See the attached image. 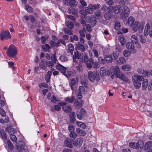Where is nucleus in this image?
I'll list each match as a JSON object with an SVG mask.
<instances>
[{
  "instance_id": "29",
  "label": "nucleus",
  "mask_w": 152,
  "mask_h": 152,
  "mask_svg": "<svg viewBox=\"0 0 152 152\" xmlns=\"http://www.w3.org/2000/svg\"><path fill=\"white\" fill-rule=\"evenodd\" d=\"M134 21V18L133 17L130 16L128 18L127 23L130 27L132 26Z\"/></svg>"
},
{
  "instance_id": "14",
  "label": "nucleus",
  "mask_w": 152,
  "mask_h": 152,
  "mask_svg": "<svg viewBox=\"0 0 152 152\" xmlns=\"http://www.w3.org/2000/svg\"><path fill=\"white\" fill-rule=\"evenodd\" d=\"M126 48L128 49L131 50V52L133 54L135 53L136 52V49L134 48V46L130 42H127L126 44Z\"/></svg>"
},
{
  "instance_id": "44",
  "label": "nucleus",
  "mask_w": 152,
  "mask_h": 152,
  "mask_svg": "<svg viewBox=\"0 0 152 152\" xmlns=\"http://www.w3.org/2000/svg\"><path fill=\"white\" fill-rule=\"evenodd\" d=\"M66 26L70 29H72L74 27V25L72 22L69 21L66 23Z\"/></svg>"
},
{
  "instance_id": "30",
  "label": "nucleus",
  "mask_w": 152,
  "mask_h": 152,
  "mask_svg": "<svg viewBox=\"0 0 152 152\" xmlns=\"http://www.w3.org/2000/svg\"><path fill=\"white\" fill-rule=\"evenodd\" d=\"M62 109L66 113H69L72 111V109L70 106H66L62 107Z\"/></svg>"
},
{
  "instance_id": "2",
  "label": "nucleus",
  "mask_w": 152,
  "mask_h": 152,
  "mask_svg": "<svg viewBox=\"0 0 152 152\" xmlns=\"http://www.w3.org/2000/svg\"><path fill=\"white\" fill-rule=\"evenodd\" d=\"M129 146L133 149H137L139 151H140L142 149L143 145V141L141 140L138 141V143L131 142L129 143Z\"/></svg>"
},
{
  "instance_id": "4",
  "label": "nucleus",
  "mask_w": 152,
  "mask_h": 152,
  "mask_svg": "<svg viewBox=\"0 0 152 152\" xmlns=\"http://www.w3.org/2000/svg\"><path fill=\"white\" fill-rule=\"evenodd\" d=\"M88 77L89 80L92 82H94L95 80L98 81L100 79L99 74L97 72L93 73L91 71L88 72Z\"/></svg>"
},
{
  "instance_id": "10",
  "label": "nucleus",
  "mask_w": 152,
  "mask_h": 152,
  "mask_svg": "<svg viewBox=\"0 0 152 152\" xmlns=\"http://www.w3.org/2000/svg\"><path fill=\"white\" fill-rule=\"evenodd\" d=\"M4 145L8 151L9 149L11 151L13 149V146L9 140H4Z\"/></svg>"
},
{
  "instance_id": "31",
  "label": "nucleus",
  "mask_w": 152,
  "mask_h": 152,
  "mask_svg": "<svg viewBox=\"0 0 152 152\" xmlns=\"http://www.w3.org/2000/svg\"><path fill=\"white\" fill-rule=\"evenodd\" d=\"M152 146V142L149 141L147 142L144 145V149L146 150Z\"/></svg>"
},
{
  "instance_id": "51",
  "label": "nucleus",
  "mask_w": 152,
  "mask_h": 152,
  "mask_svg": "<svg viewBox=\"0 0 152 152\" xmlns=\"http://www.w3.org/2000/svg\"><path fill=\"white\" fill-rule=\"evenodd\" d=\"M0 115L2 116H5L6 113L4 110L1 107H0Z\"/></svg>"
},
{
  "instance_id": "55",
  "label": "nucleus",
  "mask_w": 152,
  "mask_h": 152,
  "mask_svg": "<svg viewBox=\"0 0 152 152\" xmlns=\"http://www.w3.org/2000/svg\"><path fill=\"white\" fill-rule=\"evenodd\" d=\"M84 115L81 114L80 112L77 113V118L80 120H81L83 118V116Z\"/></svg>"
},
{
  "instance_id": "20",
  "label": "nucleus",
  "mask_w": 152,
  "mask_h": 152,
  "mask_svg": "<svg viewBox=\"0 0 152 152\" xmlns=\"http://www.w3.org/2000/svg\"><path fill=\"white\" fill-rule=\"evenodd\" d=\"M41 61L43 64H46L50 68H52L53 66V63L50 61L47 62L45 60L42 59Z\"/></svg>"
},
{
  "instance_id": "13",
  "label": "nucleus",
  "mask_w": 152,
  "mask_h": 152,
  "mask_svg": "<svg viewBox=\"0 0 152 152\" xmlns=\"http://www.w3.org/2000/svg\"><path fill=\"white\" fill-rule=\"evenodd\" d=\"M151 24V22L149 20L148 21L146 25L144 30V35L147 36L150 32V30L151 29L150 26Z\"/></svg>"
},
{
  "instance_id": "35",
  "label": "nucleus",
  "mask_w": 152,
  "mask_h": 152,
  "mask_svg": "<svg viewBox=\"0 0 152 152\" xmlns=\"http://www.w3.org/2000/svg\"><path fill=\"white\" fill-rule=\"evenodd\" d=\"M70 86L72 90H73L74 88V86L76 84L75 80L74 78H72L70 82Z\"/></svg>"
},
{
  "instance_id": "32",
  "label": "nucleus",
  "mask_w": 152,
  "mask_h": 152,
  "mask_svg": "<svg viewBox=\"0 0 152 152\" xmlns=\"http://www.w3.org/2000/svg\"><path fill=\"white\" fill-rule=\"evenodd\" d=\"M76 130L78 134L81 136H83L86 134V132L84 130L81 129L79 128H77Z\"/></svg>"
},
{
  "instance_id": "57",
  "label": "nucleus",
  "mask_w": 152,
  "mask_h": 152,
  "mask_svg": "<svg viewBox=\"0 0 152 152\" xmlns=\"http://www.w3.org/2000/svg\"><path fill=\"white\" fill-rule=\"evenodd\" d=\"M78 91L79 92L84 94L85 92L84 88L82 86H80L79 87Z\"/></svg>"
},
{
  "instance_id": "6",
  "label": "nucleus",
  "mask_w": 152,
  "mask_h": 152,
  "mask_svg": "<svg viewBox=\"0 0 152 152\" xmlns=\"http://www.w3.org/2000/svg\"><path fill=\"white\" fill-rule=\"evenodd\" d=\"M119 70V68L117 66H112L111 67L110 69L109 75H110L112 79L114 78L115 76H116Z\"/></svg>"
},
{
  "instance_id": "17",
  "label": "nucleus",
  "mask_w": 152,
  "mask_h": 152,
  "mask_svg": "<svg viewBox=\"0 0 152 152\" xmlns=\"http://www.w3.org/2000/svg\"><path fill=\"white\" fill-rule=\"evenodd\" d=\"M56 69L58 70L61 71V72L63 74L66 73V68L64 67L62 65L58 64L56 66Z\"/></svg>"
},
{
  "instance_id": "24",
  "label": "nucleus",
  "mask_w": 152,
  "mask_h": 152,
  "mask_svg": "<svg viewBox=\"0 0 152 152\" xmlns=\"http://www.w3.org/2000/svg\"><path fill=\"white\" fill-rule=\"evenodd\" d=\"M121 69L124 71H129L131 70V67L129 64H126L122 66Z\"/></svg>"
},
{
  "instance_id": "23",
  "label": "nucleus",
  "mask_w": 152,
  "mask_h": 152,
  "mask_svg": "<svg viewBox=\"0 0 152 152\" xmlns=\"http://www.w3.org/2000/svg\"><path fill=\"white\" fill-rule=\"evenodd\" d=\"M75 48L77 50H80L82 51H84V46L82 44L80 43L79 42L77 43L76 44Z\"/></svg>"
},
{
  "instance_id": "46",
  "label": "nucleus",
  "mask_w": 152,
  "mask_h": 152,
  "mask_svg": "<svg viewBox=\"0 0 152 152\" xmlns=\"http://www.w3.org/2000/svg\"><path fill=\"white\" fill-rule=\"evenodd\" d=\"M140 42L142 44L145 43L146 41L145 38L142 36H140Z\"/></svg>"
},
{
  "instance_id": "12",
  "label": "nucleus",
  "mask_w": 152,
  "mask_h": 152,
  "mask_svg": "<svg viewBox=\"0 0 152 152\" xmlns=\"http://www.w3.org/2000/svg\"><path fill=\"white\" fill-rule=\"evenodd\" d=\"M11 35L8 31H2L0 34V38L1 40H3L4 39L10 38Z\"/></svg>"
},
{
  "instance_id": "15",
  "label": "nucleus",
  "mask_w": 152,
  "mask_h": 152,
  "mask_svg": "<svg viewBox=\"0 0 152 152\" xmlns=\"http://www.w3.org/2000/svg\"><path fill=\"white\" fill-rule=\"evenodd\" d=\"M115 76L117 77L120 78L121 80L125 81H127L128 80V78L125 76L122 73L120 72V70H119V72H118Z\"/></svg>"
},
{
  "instance_id": "25",
  "label": "nucleus",
  "mask_w": 152,
  "mask_h": 152,
  "mask_svg": "<svg viewBox=\"0 0 152 152\" xmlns=\"http://www.w3.org/2000/svg\"><path fill=\"white\" fill-rule=\"evenodd\" d=\"M5 130L8 132L9 134L11 135L13 134L15 132V130L13 128H11L10 126H8L6 128Z\"/></svg>"
},
{
  "instance_id": "58",
  "label": "nucleus",
  "mask_w": 152,
  "mask_h": 152,
  "mask_svg": "<svg viewBox=\"0 0 152 152\" xmlns=\"http://www.w3.org/2000/svg\"><path fill=\"white\" fill-rule=\"evenodd\" d=\"M106 3L109 5H112L114 3L113 0H105Z\"/></svg>"
},
{
  "instance_id": "1",
  "label": "nucleus",
  "mask_w": 152,
  "mask_h": 152,
  "mask_svg": "<svg viewBox=\"0 0 152 152\" xmlns=\"http://www.w3.org/2000/svg\"><path fill=\"white\" fill-rule=\"evenodd\" d=\"M143 77L137 74H135L132 77V81L133 82V86L136 89H139L141 86V81Z\"/></svg>"
},
{
  "instance_id": "26",
  "label": "nucleus",
  "mask_w": 152,
  "mask_h": 152,
  "mask_svg": "<svg viewBox=\"0 0 152 152\" xmlns=\"http://www.w3.org/2000/svg\"><path fill=\"white\" fill-rule=\"evenodd\" d=\"M64 4L67 5H69L71 6L74 7L77 5L75 0H70L69 2H65Z\"/></svg>"
},
{
  "instance_id": "56",
  "label": "nucleus",
  "mask_w": 152,
  "mask_h": 152,
  "mask_svg": "<svg viewBox=\"0 0 152 152\" xmlns=\"http://www.w3.org/2000/svg\"><path fill=\"white\" fill-rule=\"evenodd\" d=\"M124 55L125 57H128L130 55V53L128 50H125L123 52Z\"/></svg>"
},
{
  "instance_id": "42",
  "label": "nucleus",
  "mask_w": 152,
  "mask_h": 152,
  "mask_svg": "<svg viewBox=\"0 0 152 152\" xmlns=\"http://www.w3.org/2000/svg\"><path fill=\"white\" fill-rule=\"evenodd\" d=\"M142 75L145 77H148L150 76L149 72L147 70H144Z\"/></svg>"
},
{
  "instance_id": "34",
  "label": "nucleus",
  "mask_w": 152,
  "mask_h": 152,
  "mask_svg": "<svg viewBox=\"0 0 152 152\" xmlns=\"http://www.w3.org/2000/svg\"><path fill=\"white\" fill-rule=\"evenodd\" d=\"M75 97L74 96H72L70 97H67L64 99L65 100L69 103H72L73 102L74 100Z\"/></svg>"
},
{
  "instance_id": "7",
  "label": "nucleus",
  "mask_w": 152,
  "mask_h": 152,
  "mask_svg": "<svg viewBox=\"0 0 152 152\" xmlns=\"http://www.w3.org/2000/svg\"><path fill=\"white\" fill-rule=\"evenodd\" d=\"M7 53L9 56L13 57L17 54L16 48L13 45H11L9 46Z\"/></svg>"
},
{
  "instance_id": "41",
  "label": "nucleus",
  "mask_w": 152,
  "mask_h": 152,
  "mask_svg": "<svg viewBox=\"0 0 152 152\" xmlns=\"http://www.w3.org/2000/svg\"><path fill=\"white\" fill-rule=\"evenodd\" d=\"M74 73L71 71H68L67 72V75L66 74V72L64 74V75L67 77H69L72 76L74 75Z\"/></svg>"
},
{
  "instance_id": "48",
  "label": "nucleus",
  "mask_w": 152,
  "mask_h": 152,
  "mask_svg": "<svg viewBox=\"0 0 152 152\" xmlns=\"http://www.w3.org/2000/svg\"><path fill=\"white\" fill-rule=\"evenodd\" d=\"M10 138L11 140L14 142H15L17 141V138L16 136L14 134L10 135Z\"/></svg>"
},
{
  "instance_id": "43",
  "label": "nucleus",
  "mask_w": 152,
  "mask_h": 152,
  "mask_svg": "<svg viewBox=\"0 0 152 152\" xmlns=\"http://www.w3.org/2000/svg\"><path fill=\"white\" fill-rule=\"evenodd\" d=\"M120 27V24L119 22L116 21L115 23L114 28L115 30H118Z\"/></svg>"
},
{
  "instance_id": "63",
  "label": "nucleus",
  "mask_w": 152,
  "mask_h": 152,
  "mask_svg": "<svg viewBox=\"0 0 152 152\" xmlns=\"http://www.w3.org/2000/svg\"><path fill=\"white\" fill-rule=\"evenodd\" d=\"M51 101L53 103H55L57 100L56 98L54 96H53L51 98Z\"/></svg>"
},
{
  "instance_id": "27",
  "label": "nucleus",
  "mask_w": 152,
  "mask_h": 152,
  "mask_svg": "<svg viewBox=\"0 0 152 152\" xmlns=\"http://www.w3.org/2000/svg\"><path fill=\"white\" fill-rule=\"evenodd\" d=\"M105 60L107 63H111L113 60V58L111 55H106L104 58Z\"/></svg>"
},
{
  "instance_id": "64",
  "label": "nucleus",
  "mask_w": 152,
  "mask_h": 152,
  "mask_svg": "<svg viewBox=\"0 0 152 152\" xmlns=\"http://www.w3.org/2000/svg\"><path fill=\"white\" fill-rule=\"evenodd\" d=\"M74 105L76 107H78L80 106V104L77 99L75 100L74 102Z\"/></svg>"
},
{
  "instance_id": "3",
  "label": "nucleus",
  "mask_w": 152,
  "mask_h": 152,
  "mask_svg": "<svg viewBox=\"0 0 152 152\" xmlns=\"http://www.w3.org/2000/svg\"><path fill=\"white\" fill-rule=\"evenodd\" d=\"M145 23L144 22H140L138 21H136L132 26V30L134 32H136L137 31L140 32L143 29Z\"/></svg>"
},
{
  "instance_id": "60",
  "label": "nucleus",
  "mask_w": 152,
  "mask_h": 152,
  "mask_svg": "<svg viewBox=\"0 0 152 152\" xmlns=\"http://www.w3.org/2000/svg\"><path fill=\"white\" fill-rule=\"evenodd\" d=\"M25 9L28 12H32V9L31 7L27 5H25Z\"/></svg>"
},
{
  "instance_id": "36",
  "label": "nucleus",
  "mask_w": 152,
  "mask_h": 152,
  "mask_svg": "<svg viewBox=\"0 0 152 152\" xmlns=\"http://www.w3.org/2000/svg\"><path fill=\"white\" fill-rule=\"evenodd\" d=\"M118 39L121 45H124L126 41L124 38L123 36H121L119 37L118 38Z\"/></svg>"
},
{
  "instance_id": "38",
  "label": "nucleus",
  "mask_w": 152,
  "mask_h": 152,
  "mask_svg": "<svg viewBox=\"0 0 152 152\" xmlns=\"http://www.w3.org/2000/svg\"><path fill=\"white\" fill-rule=\"evenodd\" d=\"M112 15L111 12H108L105 13L104 15V17L106 19L108 20L111 18Z\"/></svg>"
},
{
  "instance_id": "62",
  "label": "nucleus",
  "mask_w": 152,
  "mask_h": 152,
  "mask_svg": "<svg viewBox=\"0 0 152 152\" xmlns=\"http://www.w3.org/2000/svg\"><path fill=\"white\" fill-rule=\"evenodd\" d=\"M60 59L61 61H65L67 60V58L65 57V56L62 55L60 56Z\"/></svg>"
},
{
  "instance_id": "8",
  "label": "nucleus",
  "mask_w": 152,
  "mask_h": 152,
  "mask_svg": "<svg viewBox=\"0 0 152 152\" xmlns=\"http://www.w3.org/2000/svg\"><path fill=\"white\" fill-rule=\"evenodd\" d=\"M16 148L18 151L22 152H28V150L26 145H23L20 142H18L16 144Z\"/></svg>"
},
{
  "instance_id": "19",
  "label": "nucleus",
  "mask_w": 152,
  "mask_h": 152,
  "mask_svg": "<svg viewBox=\"0 0 152 152\" xmlns=\"http://www.w3.org/2000/svg\"><path fill=\"white\" fill-rule=\"evenodd\" d=\"M143 81L142 83V88L143 90L145 91L147 88L148 86V82L147 79H143Z\"/></svg>"
},
{
  "instance_id": "22",
  "label": "nucleus",
  "mask_w": 152,
  "mask_h": 152,
  "mask_svg": "<svg viewBox=\"0 0 152 152\" xmlns=\"http://www.w3.org/2000/svg\"><path fill=\"white\" fill-rule=\"evenodd\" d=\"M74 49V47L72 44H69L68 45V48L67 50V52L70 55H72L73 54V51Z\"/></svg>"
},
{
  "instance_id": "28",
  "label": "nucleus",
  "mask_w": 152,
  "mask_h": 152,
  "mask_svg": "<svg viewBox=\"0 0 152 152\" xmlns=\"http://www.w3.org/2000/svg\"><path fill=\"white\" fill-rule=\"evenodd\" d=\"M112 9L114 13H118L121 10V7L119 5H116L113 7Z\"/></svg>"
},
{
  "instance_id": "54",
  "label": "nucleus",
  "mask_w": 152,
  "mask_h": 152,
  "mask_svg": "<svg viewBox=\"0 0 152 152\" xmlns=\"http://www.w3.org/2000/svg\"><path fill=\"white\" fill-rule=\"evenodd\" d=\"M119 60L120 62L123 64H125L126 63L125 59L123 57H120L119 58Z\"/></svg>"
},
{
  "instance_id": "59",
  "label": "nucleus",
  "mask_w": 152,
  "mask_h": 152,
  "mask_svg": "<svg viewBox=\"0 0 152 152\" xmlns=\"http://www.w3.org/2000/svg\"><path fill=\"white\" fill-rule=\"evenodd\" d=\"M94 64L93 67L96 69L98 68L100 66L99 63L97 62H95V63H93V64Z\"/></svg>"
},
{
  "instance_id": "47",
  "label": "nucleus",
  "mask_w": 152,
  "mask_h": 152,
  "mask_svg": "<svg viewBox=\"0 0 152 152\" xmlns=\"http://www.w3.org/2000/svg\"><path fill=\"white\" fill-rule=\"evenodd\" d=\"M49 71H48L45 76V80L47 82H48L50 79V75Z\"/></svg>"
},
{
  "instance_id": "18",
  "label": "nucleus",
  "mask_w": 152,
  "mask_h": 152,
  "mask_svg": "<svg viewBox=\"0 0 152 152\" xmlns=\"http://www.w3.org/2000/svg\"><path fill=\"white\" fill-rule=\"evenodd\" d=\"M83 142V139L81 138H78L76 141L73 142V145L75 146H80Z\"/></svg>"
},
{
  "instance_id": "45",
  "label": "nucleus",
  "mask_w": 152,
  "mask_h": 152,
  "mask_svg": "<svg viewBox=\"0 0 152 152\" xmlns=\"http://www.w3.org/2000/svg\"><path fill=\"white\" fill-rule=\"evenodd\" d=\"M69 136L70 137L73 138H76L77 136V134L75 132H71L69 134Z\"/></svg>"
},
{
  "instance_id": "21",
  "label": "nucleus",
  "mask_w": 152,
  "mask_h": 152,
  "mask_svg": "<svg viewBox=\"0 0 152 152\" xmlns=\"http://www.w3.org/2000/svg\"><path fill=\"white\" fill-rule=\"evenodd\" d=\"M131 41L133 44H136L138 43V38L137 36L133 35H132L130 38Z\"/></svg>"
},
{
  "instance_id": "9",
  "label": "nucleus",
  "mask_w": 152,
  "mask_h": 152,
  "mask_svg": "<svg viewBox=\"0 0 152 152\" xmlns=\"http://www.w3.org/2000/svg\"><path fill=\"white\" fill-rule=\"evenodd\" d=\"M83 55L82 53L79 54L78 52H75L74 55L73 56V60L75 61H77L78 60H79V61L81 62L83 61Z\"/></svg>"
},
{
  "instance_id": "40",
  "label": "nucleus",
  "mask_w": 152,
  "mask_h": 152,
  "mask_svg": "<svg viewBox=\"0 0 152 152\" xmlns=\"http://www.w3.org/2000/svg\"><path fill=\"white\" fill-rule=\"evenodd\" d=\"M64 144L67 147L69 148H71L73 147V145L72 144V143L69 142L67 140H66L64 141Z\"/></svg>"
},
{
  "instance_id": "53",
  "label": "nucleus",
  "mask_w": 152,
  "mask_h": 152,
  "mask_svg": "<svg viewBox=\"0 0 152 152\" xmlns=\"http://www.w3.org/2000/svg\"><path fill=\"white\" fill-rule=\"evenodd\" d=\"M68 129L69 131L71 132H73L75 130V128L74 126L71 125H69L68 126Z\"/></svg>"
},
{
  "instance_id": "37",
  "label": "nucleus",
  "mask_w": 152,
  "mask_h": 152,
  "mask_svg": "<svg viewBox=\"0 0 152 152\" xmlns=\"http://www.w3.org/2000/svg\"><path fill=\"white\" fill-rule=\"evenodd\" d=\"M93 63H94L93 60L92 59L90 58L88 61L87 63V67L89 69L91 68L92 67V64H93Z\"/></svg>"
},
{
  "instance_id": "16",
  "label": "nucleus",
  "mask_w": 152,
  "mask_h": 152,
  "mask_svg": "<svg viewBox=\"0 0 152 152\" xmlns=\"http://www.w3.org/2000/svg\"><path fill=\"white\" fill-rule=\"evenodd\" d=\"M100 74L101 76H104L106 75H108L109 72L108 70H107L104 67L100 68Z\"/></svg>"
},
{
  "instance_id": "11",
  "label": "nucleus",
  "mask_w": 152,
  "mask_h": 152,
  "mask_svg": "<svg viewBox=\"0 0 152 152\" xmlns=\"http://www.w3.org/2000/svg\"><path fill=\"white\" fill-rule=\"evenodd\" d=\"M129 9L127 6H125L124 7L121 13L122 18H126L129 15Z\"/></svg>"
},
{
  "instance_id": "5",
  "label": "nucleus",
  "mask_w": 152,
  "mask_h": 152,
  "mask_svg": "<svg viewBox=\"0 0 152 152\" xmlns=\"http://www.w3.org/2000/svg\"><path fill=\"white\" fill-rule=\"evenodd\" d=\"M100 7V5L99 4L94 5L90 4L88 7L85 8V11L87 13L91 14L95 10L99 8Z\"/></svg>"
},
{
  "instance_id": "52",
  "label": "nucleus",
  "mask_w": 152,
  "mask_h": 152,
  "mask_svg": "<svg viewBox=\"0 0 152 152\" xmlns=\"http://www.w3.org/2000/svg\"><path fill=\"white\" fill-rule=\"evenodd\" d=\"M51 59L53 63H55L56 62L57 59L54 54L52 55L51 57Z\"/></svg>"
},
{
  "instance_id": "33",
  "label": "nucleus",
  "mask_w": 152,
  "mask_h": 152,
  "mask_svg": "<svg viewBox=\"0 0 152 152\" xmlns=\"http://www.w3.org/2000/svg\"><path fill=\"white\" fill-rule=\"evenodd\" d=\"M0 134L2 139L4 140H6L7 139V136L4 130L2 129L0 130Z\"/></svg>"
},
{
  "instance_id": "50",
  "label": "nucleus",
  "mask_w": 152,
  "mask_h": 152,
  "mask_svg": "<svg viewBox=\"0 0 152 152\" xmlns=\"http://www.w3.org/2000/svg\"><path fill=\"white\" fill-rule=\"evenodd\" d=\"M70 39L72 42L74 41H77L78 40V37L76 35H74L73 36H71L70 37Z\"/></svg>"
},
{
  "instance_id": "49",
  "label": "nucleus",
  "mask_w": 152,
  "mask_h": 152,
  "mask_svg": "<svg viewBox=\"0 0 152 152\" xmlns=\"http://www.w3.org/2000/svg\"><path fill=\"white\" fill-rule=\"evenodd\" d=\"M64 32L66 34L69 35L72 34V31L71 30L67 28H66L64 29Z\"/></svg>"
},
{
  "instance_id": "39",
  "label": "nucleus",
  "mask_w": 152,
  "mask_h": 152,
  "mask_svg": "<svg viewBox=\"0 0 152 152\" xmlns=\"http://www.w3.org/2000/svg\"><path fill=\"white\" fill-rule=\"evenodd\" d=\"M42 48L45 51H49L50 47L48 44H45V45L42 46Z\"/></svg>"
},
{
  "instance_id": "61",
  "label": "nucleus",
  "mask_w": 152,
  "mask_h": 152,
  "mask_svg": "<svg viewBox=\"0 0 152 152\" xmlns=\"http://www.w3.org/2000/svg\"><path fill=\"white\" fill-rule=\"evenodd\" d=\"M43 64L42 63H40L39 64V66L40 67L43 69L45 70L46 69L47 66H45L44 64Z\"/></svg>"
}]
</instances>
